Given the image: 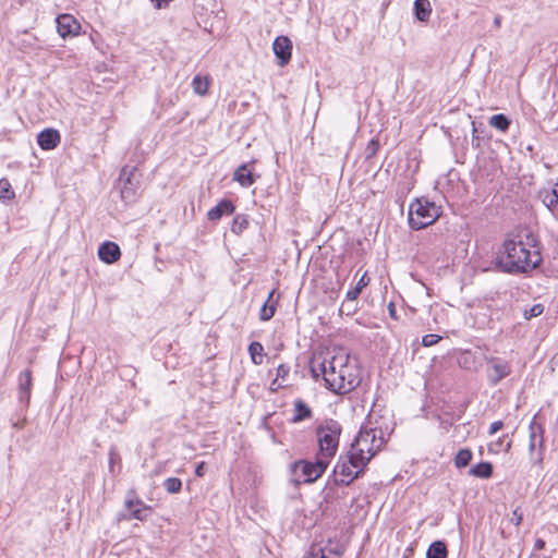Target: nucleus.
Returning a JSON list of instances; mask_svg holds the SVG:
<instances>
[{"mask_svg": "<svg viewBox=\"0 0 558 558\" xmlns=\"http://www.w3.org/2000/svg\"><path fill=\"white\" fill-rule=\"evenodd\" d=\"M310 368L313 377L322 376L326 387L335 393H348L361 381L356 366L350 362L349 354L342 351L314 354Z\"/></svg>", "mask_w": 558, "mask_h": 558, "instance_id": "obj_1", "label": "nucleus"}, {"mask_svg": "<svg viewBox=\"0 0 558 558\" xmlns=\"http://www.w3.org/2000/svg\"><path fill=\"white\" fill-rule=\"evenodd\" d=\"M526 239V243L515 239H507L502 243L495 258L499 270L508 274L527 272L541 264L542 257L534 245V236L530 234Z\"/></svg>", "mask_w": 558, "mask_h": 558, "instance_id": "obj_2", "label": "nucleus"}, {"mask_svg": "<svg viewBox=\"0 0 558 558\" xmlns=\"http://www.w3.org/2000/svg\"><path fill=\"white\" fill-rule=\"evenodd\" d=\"M385 441L384 433L377 426H363L351 445V458L359 457L367 464Z\"/></svg>", "mask_w": 558, "mask_h": 558, "instance_id": "obj_3", "label": "nucleus"}, {"mask_svg": "<svg viewBox=\"0 0 558 558\" xmlns=\"http://www.w3.org/2000/svg\"><path fill=\"white\" fill-rule=\"evenodd\" d=\"M342 427L335 420H326L316 428V437L319 446V458H326L328 462L335 457Z\"/></svg>", "mask_w": 558, "mask_h": 558, "instance_id": "obj_4", "label": "nucleus"}, {"mask_svg": "<svg viewBox=\"0 0 558 558\" xmlns=\"http://www.w3.org/2000/svg\"><path fill=\"white\" fill-rule=\"evenodd\" d=\"M441 215L440 207L427 198H417L410 204L409 225L413 230L424 229Z\"/></svg>", "mask_w": 558, "mask_h": 558, "instance_id": "obj_5", "label": "nucleus"}, {"mask_svg": "<svg viewBox=\"0 0 558 558\" xmlns=\"http://www.w3.org/2000/svg\"><path fill=\"white\" fill-rule=\"evenodd\" d=\"M363 459L355 457L353 460L351 458V451L343 457L341 456L335 466V481L339 485H349L351 484L360 474L363 472V469L366 466V463L363 462Z\"/></svg>", "mask_w": 558, "mask_h": 558, "instance_id": "obj_6", "label": "nucleus"}, {"mask_svg": "<svg viewBox=\"0 0 558 558\" xmlns=\"http://www.w3.org/2000/svg\"><path fill=\"white\" fill-rule=\"evenodd\" d=\"M120 193L121 197L126 203H132L136 199L140 189V180L136 167H123L120 173Z\"/></svg>", "mask_w": 558, "mask_h": 558, "instance_id": "obj_7", "label": "nucleus"}, {"mask_svg": "<svg viewBox=\"0 0 558 558\" xmlns=\"http://www.w3.org/2000/svg\"><path fill=\"white\" fill-rule=\"evenodd\" d=\"M329 462L326 458L317 457L314 462L311 461H299L293 464V471L295 474L301 472V477L304 483H313L323 475L326 471Z\"/></svg>", "mask_w": 558, "mask_h": 558, "instance_id": "obj_8", "label": "nucleus"}, {"mask_svg": "<svg viewBox=\"0 0 558 558\" xmlns=\"http://www.w3.org/2000/svg\"><path fill=\"white\" fill-rule=\"evenodd\" d=\"M530 435H529V451L532 459H535V462H541L543 460V448H544V438H543V428L541 425L536 424L533 420L529 426Z\"/></svg>", "mask_w": 558, "mask_h": 558, "instance_id": "obj_9", "label": "nucleus"}, {"mask_svg": "<svg viewBox=\"0 0 558 558\" xmlns=\"http://www.w3.org/2000/svg\"><path fill=\"white\" fill-rule=\"evenodd\" d=\"M487 361L489 363L487 377L492 386H496L500 380L510 375L511 367L508 362L502 361L499 357H490Z\"/></svg>", "mask_w": 558, "mask_h": 558, "instance_id": "obj_10", "label": "nucleus"}, {"mask_svg": "<svg viewBox=\"0 0 558 558\" xmlns=\"http://www.w3.org/2000/svg\"><path fill=\"white\" fill-rule=\"evenodd\" d=\"M272 50L278 59V64L283 66L291 60L292 41L287 36H278L272 43Z\"/></svg>", "mask_w": 558, "mask_h": 558, "instance_id": "obj_11", "label": "nucleus"}, {"mask_svg": "<svg viewBox=\"0 0 558 558\" xmlns=\"http://www.w3.org/2000/svg\"><path fill=\"white\" fill-rule=\"evenodd\" d=\"M80 23L71 14H61L57 17V29L61 37L78 34Z\"/></svg>", "mask_w": 558, "mask_h": 558, "instance_id": "obj_12", "label": "nucleus"}, {"mask_svg": "<svg viewBox=\"0 0 558 558\" xmlns=\"http://www.w3.org/2000/svg\"><path fill=\"white\" fill-rule=\"evenodd\" d=\"M253 163L254 161L251 163H242L233 173V180L243 187L253 185L259 178V175L255 174L253 171Z\"/></svg>", "mask_w": 558, "mask_h": 558, "instance_id": "obj_13", "label": "nucleus"}, {"mask_svg": "<svg viewBox=\"0 0 558 558\" xmlns=\"http://www.w3.org/2000/svg\"><path fill=\"white\" fill-rule=\"evenodd\" d=\"M121 251L118 244L107 241L98 248V257L106 264H113L119 260Z\"/></svg>", "mask_w": 558, "mask_h": 558, "instance_id": "obj_14", "label": "nucleus"}, {"mask_svg": "<svg viewBox=\"0 0 558 558\" xmlns=\"http://www.w3.org/2000/svg\"><path fill=\"white\" fill-rule=\"evenodd\" d=\"M61 142L60 133L54 129H46L37 136V143L40 148L50 150L56 148Z\"/></svg>", "mask_w": 558, "mask_h": 558, "instance_id": "obj_15", "label": "nucleus"}, {"mask_svg": "<svg viewBox=\"0 0 558 558\" xmlns=\"http://www.w3.org/2000/svg\"><path fill=\"white\" fill-rule=\"evenodd\" d=\"M32 385L31 369L21 372L19 375V399L25 404L29 403Z\"/></svg>", "mask_w": 558, "mask_h": 558, "instance_id": "obj_16", "label": "nucleus"}, {"mask_svg": "<svg viewBox=\"0 0 558 558\" xmlns=\"http://www.w3.org/2000/svg\"><path fill=\"white\" fill-rule=\"evenodd\" d=\"M234 205L229 199H222L215 207H213L208 213L207 217L211 221L219 220L225 214L231 215L234 211Z\"/></svg>", "mask_w": 558, "mask_h": 558, "instance_id": "obj_17", "label": "nucleus"}, {"mask_svg": "<svg viewBox=\"0 0 558 558\" xmlns=\"http://www.w3.org/2000/svg\"><path fill=\"white\" fill-rule=\"evenodd\" d=\"M313 416L311 408L301 399L294 401V415L291 418L293 423H300L310 420Z\"/></svg>", "mask_w": 558, "mask_h": 558, "instance_id": "obj_18", "label": "nucleus"}, {"mask_svg": "<svg viewBox=\"0 0 558 558\" xmlns=\"http://www.w3.org/2000/svg\"><path fill=\"white\" fill-rule=\"evenodd\" d=\"M125 507L131 511V517L137 520H145L148 507L144 506L141 500L126 499Z\"/></svg>", "mask_w": 558, "mask_h": 558, "instance_id": "obj_19", "label": "nucleus"}, {"mask_svg": "<svg viewBox=\"0 0 558 558\" xmlns=\"http://www.w3.org/2000/svg\"><path fill=\"white\" fill-rule=\"evenodd\" d=\"M414 14L420 22H427L432 14V5L429 0H415Z\"/></svg>", "mask_w": 558, "mask_h": 558, "instance_id": "obj_20", "label": "nucleus"}, {"mask_svg": "<svg viewBox=\"0 0 558 558\" xmlns=\"http://www.w3.org/2000/svg\"><path fill=\"white\" fill-rule=\"evenodd\" d=\"M469 474L480 478H489L493 474V465L489 462H480L470 469Z\"/></svg>", "mask_w": 558, "mask_h": 558, "instance_id": "obj_21", "label": "nucleus"}, {"mask_svg": "<svg viewBox=\"0 0 558 558\" xmlns=\"http://www.w3.org/2000/svg\"><path fill=\"white\" fill-rule=\"evenodd\" d=\"M447 546L441 541L432 543L426 553V558H447Z\"/></svg>", "mask_w": 558, "mask_h": 558, "instance_id": "obj_22", "label": "nucleus"}, {"mask_svg": "<svg viewBox=\"0 0 558 558\" xmlns=\"http://www.w3.org/2000/svg\"><path fill=\"white\" fill-rule=\"evenodd\" d=\"M369 283V278H367V274L364 272L363 276L359 279L355 287L350 289L345 294L347 301H354L359 298L362 290Z\"/></svg>", "mask_w": 558, "mask_h": 558, "instance_id": "obj_23", "label": "nucleus"}, {"mask_svg": "<svg viewBox=\"0 0 558 558\" xmlns=\"http://www.w3.org/2000/svg\"><path fill=\"white\" fill-rule=\"evenodd\" d=\"M248 353L251 355L252 362L255 365H260L264 361V347L262 343L257 341H253L248 345Z\"/></svg>", "mask_w": 558, "mask_h": 558, "instance_id": "obj_24", "label": "nucleus"}, {"mask_svg": "<svg viewBox=\"0 0 558 558\" xmlns=\"http://www.w3.org/2000/svg\"><path fill=\"white\" fill-rule=\"evenodd\" d=\"M193 90L201 96H204L208 92L209 78L201 75H195L192 81Z\"/></svg>", "mask_w": 558, "mask_h": 558, "instance_id": "obj_25", "label": "nucleus"}, {"mask_svg": "<svg viewBox=\"0 0 558 558\" xmlns=\"http://www.w3.org/2000/svg\"><path fill=\"white\" fill-rule=\"evenodd\" d=\"M489 124L493 128H495L501 132H505L509 129L510 120L502 113L494 114L489 119Z\"/></svg>", "mask_w": 558, "mask_h": 558, "instance_id": "obj_26", "label": "nucleus"}, {"mask_svg": "<svg viewBox=\"0 0 558 558\" xmlns=\"http://www.w3.org/2000/svg\"><path fill=\"white\" fill-rule=\"evenodd\" d=\"M472 460V451L470 449H460L454 457V465L459 469L465 468Z\"/></svg>", "mask_w": 558, "mask_h": 558, "instance_id": "obj_27", "label": "nucleus"}, {"mask_svg": "<svg viewBox=\"0 0 558 558\" xmlns=\"http://www.w3.org/2000/svg\"><path fill=\"white\" fill-rule=\"evenodd\" d=\"M248 227V218L245 215H236L233 219L231 231L241 234Z\"/></svg>", "mask_w": 558, "mask_h": 558, "instance_id": "obj_28", "label": "nucleus"}, {"mask_svg": "<svg viewBox=\"0 0 558 558\" xmlns=\"http://www.w3.org/2000/svg\"><path fill=\"white\" fill-rule=\"evenodd\" d=\"M162 486L169 494H178L182 488V482L178 477H168Z\"/></svg>", "mask_w": 558, "mask_h": 558, "instance_id": "obj_29", "label": "nucleus"}, {"mask_svg": "<svg viewBox=\"0 0 558 558\" xmlns=\"http://www.w3.org/2000/svg\"><path fill=\"white\" fill-rule=\"evenodd\" d=\"M542 201L544 205L551 211H555V209L558 206V198L555 195H551V192L549 190H545L541 193Z\"/></svg>", "mask_w": 558, "mask_h": 558, "instance_id": "obj_30", "label": "nucleus"}, {"mask_svg": "<svg viewBox=\"0 0 558 558\" xmlns=\"http://www.w3.org/2000/svg\"><path fill=\"white\" fill-rule=\"evenodd\" d=\"M14 197V192L12 190V186L7 179L0 180V199L2 201H9Z\"/></svg>", "mask_w": 558, "mask_h": 558, "instance_id": "obj_31", "label": "nucleus"}, {"mask_svg": "<svg viewBox=\"0 0 558 558\" xmlns=\"http://www.w3.org/2000/svg\"><path fill=\"white\" fill-rule=\"evenodd\" d=\"M276 313V304L272 303L270 305H268L267 303H264L262 308H260V312H259V319L260 320H269L274 317Z\"/></svg>", "mask_w": 558, "mask_h": 558, "instance_id": "obj_32", "label": "nucleus"}, {"mask_svg": "<svg viewBox=\"0 0 558 558\" xmlns=\"http://www.w3.org/2000/svg\"><path fill=\"white\" fill-rule=\"evenodd\" d=\"M544 312V306L542 304H534L530 310L524 311V317L526 319H531L533 317L539 316Z\"/></svg>", "mask_w": 558, "mask_h": 558, "instance_id": "obj_33", "label": "nucleus"}, {"mask_svg": "<svg viewBox=\"0 0 558 558\" xmlns=\"http://www.w3.org/2000/svg\"><path fill=\"white\" fill-rule=\"evenodd\" d=\"M441 340V337L435 333H427L422 339V344L424 347H432L438 343Z\"/></svg>", "mask_w": 558, "mask_h": 558, "instance_id": "obj_34", "label": "nucleus"}, {"mask_svg": "<svg viewBox=\"0 0 558 558\" xmlns=\"http://www.w3.org/2000/svg\"><path fill=\"white\" fill-rule=\"evenodd\" d=\"M290 373V366L287 364H280L277 367V378L284 383L289 376Z\"/></svg>", "mask_w": 558, "mask_h": 558, "instance_id": "obj_35", "label": "nucleus"}, {"mask_svg": "<svg viewBox=\"0 0 558 558\" xmlns=\"http://www.w3.org/2000/svg\"><path fill=\"white\" fill-rule=\"evenodd\" d=\"M522 520H523L522 511L519 508H515L512 511V514L510 518L511 523H513L515 526H519L521 524Z\"/></svg>", "mask_w": 558, "mask_h": 558, "instance_id": "obj_36", "label": "nucleus"}, {"mask_svg": "<svg viewBox=\"0 0 558 558\" xmlns=\"http://www.w3.org/2000/svg\"><path fill=\"white\" fill-rule=\"evenodd\" d=\"M120 462V456L117 451L114 450H111L109 452V468H110V471L113 472V468H114V464L116 463H119Z\"/></svg>", "mask_w": 558, "mask_h": 558, "instance_id": "obj_37", "label": "nucleus"}, {"mask_svg": "<svg viewBox=\"0 0 558 558\" xmlns=\"http://www.w3.org/2000/svg\"><path fill=\"white\" fill-rule=\"evenodd\" d=\"M502 427H504V422L502 421H495V422H493L490 424L488 434L489 435H494L497 432H499Z\"/></svg>", "mask_w": 558, "mask_h": 558, "instance_id": "obj_38", "label": "nucleus"}, {"mask_svg": "<svg viewBox=\"0 0 558 558\" xmlns=\"http://www.w3.org/2000/svg\"><path fill=\"white\" fill-rule=\"evenodd\" d=\"M305 558H325V555L322 548H312Z\"/></svg>", "mask_w": 558, "mask_h": 558, "instance_id": "obj_39", "label": "nucleus"}, {"mask_svg": "<svg viewBox=\"0 0 558 558\" xmlns=\"http://www.w3.org/2000/svg\"><path fill=\"white\" fill-rule=\"evenodd\" d=\"M195 474L198 477H203L205 474V462H199L195 468Z\"/></svg>", "mask_w": 558, "mask_h": 558, "instance_id": "obj_40", "label": "nucleus"}, {"mask_svg": "<svg viewBox=\"0 0 558 558\" xmlns=\"http://www.w3.org/2000/svg\"><path fill=\"white\" fill-rule=\"evenodd\" d=\"M283 386V383L276 377L270 385V389L277 391L279 388Z\"/></svg>", "mask_w": 558, "mask_h": 558, "instance_id": "obj_41", "label": "nucleus"}, {"mask_svg": "<svg viewBox=\"0 0 558 558\" xmlns=\"http://www.w3.org/2000/svg\"><path fill=\"white\" fill-rule=\"evenodd\" d=\"M545 547V541L542 538H537L534 544V548L537 550H542Z\"/></svg>", "mask_w": 558, "mask_h": 558, "instance_id": "obj_42", "label": "nucleus"}, {"mask_svg": "<svg viewBox=\"0 0 558 558\" xmlns=\"http://www.w3.org/2000/svg\"><path fill=\"white\" fill-rule=\"evenodd\" d=\"M171 0H151V2L155 3V7L157 9H160L162 8L163 4H167L168 2H170Z\"/></svg>", "mask_w": 558, "mask_h": 558, "instance_id": "obj_43", "label": "nucleus"}, {"mask_svg": "<svg viewBox=\"0 0 558 558\" xmlns=\"http://www.w3.org/2000/svg\"><path fill=\"white\" fill-rule=\"evenodd\" d=\"M275 293H276V290L270 291L265 303H267L268 305H270L272 303L277 304V301H272Z\"/></svg>", "mask_w": 558, "mask_h": 558, "instance_id": "obj_44", "label": "nucleus"}, {"mask_svg": "<svg viewBox=\"0 0 558 558\" xmlns=\"http://www.w3.org/2000/svg\"><path fill=\"white\" fill-rule=\"evenodd\" d=\"M472 126H473V134H472V136H473V142H475V141H476V142H478V136H477V135H475V133H476V128H475V123H474V122L472 123ZM476 145L478 146V143H476Z\"/></svg>", "mask_w": 558, "mask_h": 558, "instance_id": "obj_45", "label": "nucleus"}, {"mask_svg": "<svg viewBox=\"0 0 558 558\" xmlns=\"http://www.w3.org/2000/svg\"><path fill=\"white\" fill-rule=\"evenodd\" d=\"M388 310H389V314H390V316H391V317H395V315H396V310H395V305H393L392 303H390V304L388 305Z\"/></svg>", "mask_w": 558, "mask_h": 558, "instance_id": "obj_46", "label": "nucleus"}, {"mask_svg": "<svg viewBox=\"0 0 558 558\" xmlns=\"http://www.w3.org/2000/svg\"><path fill=\"white\" fill-rule=\"evenodd\" d=\"M500 23H501V17L499 15L495 16L494 19V25L496 27H499L500 26Z\"/></svg>", "mask_w": 558, "mask_h": 558, "instance_id": "obj_47", "label": "nucleus"}, {"mask_svg": "<svg viewBox=\"0 0 558 558\" xmlns=\"http://www.w3.org/2000/svg\"><path fill=\"white\" fill-rule=\"evenodd\" d=\"M511 448V440L506 444L505 451L508 452Z\"/></svg>", "mask_w": 558, "mask_h": 558, "instance_id": "obj_48", "label": "nucleus"}, {"mask_svg": "<svg viewBox=\"0 0 558 558\" xmlns=\"http://www.w3.org/2000/svg\"><path fill=\"white\" fill-rule=\"evenodd\" d=\"M502 444V438H500L498 441H497V445H501Z\"/></svg>", "mask_w": 558, "mask_h": 558, "instance_id": "obj_49", "label": "nucleus"}, {"mask_svg": "<svg viewBox=\"0 0 558 558\" xmlns=\"http://www.w3.org/2000/svg\"><path fill=\"white\" fill-rule=\"evenodd\" d=\"M371 145H372V146H374V145H375V142H374V141H371L369 146H371Z\"/></svg>", "mask_w": 558, "mask_h": 558, "instance_id": "obj_50", "label": "nucleus"}]
</instances>
